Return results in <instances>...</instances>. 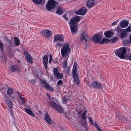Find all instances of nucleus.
Here are the masks:
<instances>
[{"label":"nucleus","mask_w":131,"mask_h":131,"mask_svg":"<svg viewBox=\"0 0 131 131\" xmlns=\"http://www.w3.org/2000/svg\"><path fill=\"white\" fill-rule=\"evenodd\" d=\"M114 52L116 55L121 59H127V54L126 53V50L123 47L121 48L116 50Z\"/></svg>","instance_id":"nucleus-1"},{"label":"nucleus","mask_w":131,"mask_h":131,"mask_svg":"<svg viewBox=\"0 0 131 131\" xmlns=\"http://www.w3.org/2000/svg\"><path fill=\"white\" fill-rule=\"evenodd\" d=\"M71 49L68 43H64L61 50V53L62 57L63 58L67 57L70 53Z\"/></svg>","instance_id":"nucleus-2"},{"label":"nucleus","mask_w":131,"mask_h":131,"mask_svg":"<svg viewBox=\"0 0 131 131\" xmlns=\"http://www.w3.org/2000/svg\"><path fill=\"white\" fill-rule=\"evenodd\" d=\"M48 104L51 107L55 109L59 112H62L63 110L61 108L60 105L56 104L53 101H50L48 102Z\"/></svg>","instance_id":"nucleus-3"},{"label":"nucleus","mask_w":131,"mask_h":131,"mask_svg":"<svg viewBox=\"0 0 131 131\" xmlns=\"http://www.w3.org/2000/svg\"><path fill=\"white\" fill-rule=\"evenodd\" d=\"M58 3L54 0H49L46 5V7L48 10L51 11L55 6Z\"/></svg>","instance_id":"nucleus-4"},{"label":"nucleus","mask_w":131,"mask_h":131,"mask_svg":"<svg viewBox=\"0 0 131 131\" xmlns=\"http://www.w3.org/2000/svg\"><path fill=\"white\" fill-rule=\"evenodd\" d=\"M41 84L43 87L47 90H49L50 91H53L54 90L53 88L51 87L48 83L46 82L45 80H42V81L41 79Z\"/></svg>","instance_id":"nucleus-5"},{"label":"nucleus","mask_w":131,"mask_h":131,"mask_svg":"<svg viewBox=\"0 0 131 131\" xmlns=\"http://www.w3.org/2000/svg\"><path fill=\"white\" fill-rule=\"evenodd\" d=\"M77 70L72 69V73L73 78L74 80V83L77 85H78L80 83L78 74L77 73Z\"/></svg>","instance_id":"nucleus-6"},{"label":"nucleus","mask_w":131,"mask_h":131,"mask_svg":"<svg viewBox=\"0 0 131 131\" xmlns=\"http://www.w3.org/2000/svg\"><path fill=\"white\" fill-rule=\"evenodd\" d=\"M87 10V9L85 7H83L76 11L75 14L78 15H84L86 14Z\"/></svg>","instance_id":"nucleus-7"},{"label":"nucleus","mask_w":131,"mask_h":131,"mask_svg":"<svg viewBox=\"0 0 131 131\" xmlns=\"http://www.w3.org/2000/svg\"><path fill=\"white\" fill-rule=\"evenodd\" d=\"M102 37L99 34H96L94 35L91 37V40L93 41L96 43L100 42Z\"/></svg>","instance_id":"nucleus-8"},{"label":"nucleus","mask_w":131,"mask_h":131,"mask_svg":"<svg viewBox=\"0 0 131 131\" xmlns=\"http://www.w3.org/2000/svg\"><path fill=\"white\" fill-rule=\"evenodd\" d=\"M80 20L79 16H76L70 19V23L71 25H74L78 23Z\"/></svg>","instance_id":"nucleus-9"},{"label":"nucleus","mask_w":131,"mask_h":131,"mask_svg":"<svg viewBox=\"0 0 131 131\" xmlns=\"http://www.w3.org/2000/svg\"><path fill=\"white\" fill-rule=\"evenodd\" d=\"M24 53L25 59L27 62L30 63H32L33 59L30 54L26 51H24Z\"/></svg>","instance_id":"nucleus-10"},{"label":"nucleus","mask_w":131,"mask_h":131,"mask_svg":"<svg viewBox=\"0 0 131 131\" xmlns=\"http://www.w3.org/2000/svg\"><path fill=\"white\" fill-rule=\"evenodd\" d=\"M88 39L87 34L84 32H82L80 37V40L81 41H85L86 46L87 45V41Z\"/></svg>","instance_id":"nucleus-11"},{"label":"nucleus","mask_w":131,"mask_h":131,"mask_svg":"<svg viewBox=\"0 0 131 131\" xmlns=\"http://www.w3.org/2000/svg\"><path fill=\"white\" fill-rule=\"evenodd\" d=\"M41 34L44 37L49 38L51 35L52 33L51 31L49 30H45L42 31Z\"/></svg>","instance_id":"nucleus-12"},{"label":"nucleus","mask_w":131,"mask_h":131,"mask_svg":"<svg viewBox=\"0 0 131 131\" xmlns=\"http://www.w3.org/2000/svg\"><path fill=\"white\" fill-rule=\"evenodd\" d=\"M91 86L95 89H100L102 88L101 84L96 81H93L91 84Z\"/></svg>","instance_id":"nucleus-13"},{"label":"nucleus","mask_w":131,"mask_h":131,"mask_svg":"<svg viewBox=\"0 0 131 131\" xmlns=\"http://www.w3.org/2000/svg\"><path fill=\"white\" fill-rule=\"evenodd\" d=\"M64 37L58 34L54 36V41L60 40L61 41H64Z\"/></svg>","instance_id":"nucleus-14"},{"label":"nucleus","mask_w":131,"mask_h":131,"mask_svg":"<svg viewBox=\"0 0 131 131\" xmlns=\"http://www.w3.org/2000/svg\"><path fill=\"white\" fill-rule=\"evenodd\" d=\"M44 119L49 124H50L52 123L51 120L47 113H46L45 115Z\"/></svg>","instance_id":"nucleus-15"},{"label":"nucleus","mask_w":131,"mask_h":131,"mask_svg":"<svg viewBox=\"0 0 131 131\" xmlns=\"http://www.w3.org/2000/svg\"><path fill=\"white\" fill-rule=\"evenodd\" d=\"M104 35L105 37L107 38H110L114 35V33L110 30L106 31Z\"/></svg>","instance_id":"nucleus-16"},{"label":"nucleus","mask_w":131,"mask_h":131,"mask_svg":"<svg viewBox=\"0 0 131 131\" xmlns=\"http://www.w3.org/2000/svg\"><path fill=\"white\" fill-rule=\"evenodd\" d=\"M117 114L116 113V115H117ZM116 116L119 119H120L121 121L123 123H126V122L128 121V119L126 118V117H125L124 116H119V114H118L117 115H116Z\"/></svg>","instance_id":"nucleus-17"},{"label":"nucleus","mask_w":131,"mask_h":131,"mask_svg":"<svg viewBox=\"0 0 131 131\" xmlns=\"http://www.w3.org/2000/svg\"><path fill=\"white\" fill-rule=\"evenodd\" d=\"M94 0H89L87 3V6L88 7H91L94 5Z\"/></svg>","instance_id":"nucleus-18"},{"label":"nucleus","mask_w":131,"mask_h":131,"mask_svg":"<svg viewBox=\"0 0 131 131\" xmlns=\"http://www.w3.org/2000/svg\"><path fill=\"white\" fill-rule=\"evenodd\" d=\"M120 26L122 28H124L127 27L128 24V21H121L120 23Z\"/></svg>","instance_id":"nucleus-19"},{"label":"nucleus","mask_w":131,"mask_h":131,"mask_svg":"<svg viewBox=\"0 0 131 131\" xmlns=\"http://www.w3.org/2000/svg\"><path fill=\"white\" fill-rule=\"evenodd\" d=\"M127 34L125 29H123L120 33V37L121 39H123L126 37Z\"/></svg>","instance_id":"nucleus-20"},{"label":"nucleus","mask_w":131,"mask_h":131,"mask_svg":"<svg viewBox=\"0 0 131 131\" xmlns=\"http://www.w3.org/2000/svg\"><path fill=\"white\" fill-rule=\"evenodd\" d=\"M12 100L10 98L6 99V102L8 106L10 108H12L13 106V104L11 102Z\"/></svg>","instance_id":"nucleus-21"},{"label":"nucleus","mask_w":131,"mask_h":131,"mask_svg":"<svg viewBox=\"0 0 131 131\" xmlns=\"http://www.w3.org/2000/svg\"><path fill=\"white\" fill-rule=\"evenodd\" d=\"M63 10L62 7L60 6H58L57 10L56 11V14L61 15L63 13Z\"/></svg>","instance_id":"nucleus-22"},{"label":"nucleus","mask_w":131,"mask_h":131,"mask_svg":"<svg viewBox=\"0 0 131 131\" xmlns=\"http://www.w3.org/2000/svg\"><path fill=\"white\" fill-rule=\"evenodd\" d=\"M24 109L26 112L29 115L32 117H34L35 116L34 114L30 110L27 108H25Z\"/></svg>","instance_id":"nucleus-23"},{"label":"nucleus","mask_w":131,"mask_h":131,"mask_svg":"<svg viewBox=\"0 0 131 131\" xmlns=\"http://www.w3.org/2000/svg\"><path fill=\"white\" fill-rule=\"evenodd\" d=\"M62 103L66 104H67L68 102L70 101V98L69 97L67 99L65 96H63L62 97Z\"/></svg>","instance_id":"nucleus-24"},{"label":"nucleus","mask_w":131,"mask_h":131,"mask_svg":"<svg viewBox=\"0 0 131 131\" xmlns=\"http://www.w3.org/2000/svg\"><path fill=\"white\" fill-rule=\"evenodd\" d=\"M14 40V43L16 46H18L20 44V40L16 37L13 38Z\"/></svg>","instance_id":"nucleus-25"},{"label":"nucleus","mask_w":131,"mask_h":131,"mask_svg":"<svg viewBox=\"0 0 131 131\" xmlns=\"http://www.w3.org/2000/svg\"><path fill=\"white\" fill-rule=\"evenodd\" d=\"M34 3H36L37 4H39L41 3L42 4H44L45 2V0H32Z\"/></svg>","instance_id":"nucleus-26"},{"label":"nucleus","mask_w":131,"mask_h":131,"mask_svg":"<svg viewBox=\"0 0 131 131\" xmlns=\"http://www.w3.org/2000/svg\"><path fill=\"white\" fill-rule=\"evenodd\" d=\"M5 38L6 39L7 41L9 43H11V40L12 39V36L10 35H9L7 36H5Z\"/></svg>","instance_id":"nucleus-27"},{"label":"nucleus","mask_w":131,"mask_h":131,"mask_svg":"<svg viewBox=\"0 0 131 131\" xmlns=\"http://www.w3.org/2000/svg\"><path fill=\"white\" fill-rule=\"evenodd\" d=\"M70 29L72 32L75 33L77 31V28H76V26L70 25Z\"/></svg>","instance_id":"nucleus-28"},{"label":"nucleus","mask_w":131,"mask_h":131,"mask_svg":"<svg viewBox=\"0 0 131 131\" xmlns=\"http://www.w3.org/2000/svg\"><path fill=\"white\" fill-rule=\"evenodd\" d=\"M110 41V40L109 39L104 38L102 39L101 41L100 42V43L101 44H103L109 42Z\"/></svg>","instance_id":"nucleus-29"},{"label":"nucleus","mask_w":131,"mask_h":131,"mask_svg":"<svg viewBox=\"0 0 131 131\" xmlns=\"http://www.w3.org/2000/svg\"><path fill=\"white\" fill-rule=\"evenodd\" d=\"M18 68L17 66L14 65L12 66L10 70L13 72H15L17 70Z\"/></svg>","instance_id":"nucleus-30"},{"label":"nucleus","mask_w":131,"mask_h":131,"mask_svg":"<svg viewBox=\"0 0 131 131\" xmlns=\"http://www.w3.org/2000/svg\"><path fill=\"white\" fill-rule=\"evenodd\" d=\"M123 29L119 27H117L115 28V31L118 33H121Z\"/></svg>","instance_id":"nucleus-31"},{"label":"nucleus","mask_w":131,"mask_h":131,"mask_svg":"<svg viewBox=\"0 0 131 131\" xmlns=\"http://www.w3.org/2000/svg\"><path fill=\"white\" fill-rule=\"evenodd\" d=\"M86 110L85 111L83 112L82 114L81 117L82 119L83 120H84L86 118Z\"/></svg>","instance_id":"nucleus-32"},{"label":"nucleus","mask_w":131,"mask_h":131,"mask_svg":"<svg viewBox=\"0 0 131 131\" xmlns=\"http://www.w3.org/2000/svg\"><path fill=\"white\" fill-rule=\"evenodd\" d=\"M7 89L8 90L7 92V94L8 95L11 94L13 92L12 89V88H9V87H8Z\"/></svg>","instance_id":"nucleus-33"},{"label":"nucleus","mask_w":131,"mask_h":131,"mask_svg":"<svg viewBox=\"0 0 131 131\" xmlns=\"http://www.w3.org/2000/svg\"><path fill=\"white\" fill-rule=\"evenodd\" d=\"M53 73L54 76H55L60 73L59 72V71L57 68H54L53 69Z\"/></svg>","instance_id":"nucleus-34"},{"label":"nucleus","mask_w":131,"mask_h":131,"mask_svg":"<svg viewBox=\"0 0 131 131\" xmlns=\"http://www.w3.org/2000/svg\"><path fill=\"white\" fill-rule=\"evenodd\" d=\"M68 57L65 61L63 62V67L64 68H66L67 67V60L68 59Z\"/></svg>","instance_id":"nucleus-35"},{"label":"nucleus","mask_w":131,"mask_h":131,"mask_svg":"<svg viewBox=\"0 0 131 131\" xmlns=\"http://www.w3.org/2000/svg\"><path fill=\"white\" fill-rule=\"evenodd\" d=\"M55 77H57L58 79H61L63 78V75L62 73H60L57 74Z\"/></svg>","instance_id":"nucleus-36"},{"label":"nucleus","mask_w":131,"mask_h":131,"mask_svg":"<svg viewBox=\"0 0 131 131\" xmlns=\"http://www.w3.org/2000/svg\"><path fill=\"white\" fill-rule=\"evenodd\" d=\"M14 53H13L11 51H9L8 54V56L11 58H12L14 56Z\"/></svg>","instance_id":"nucleus-37"},{"label":"nucleus","mask_w":131,"mask_h":131,"mask_svg":"<svg viewBox=\"0 0 131 131\" xmlns=\"http://www.w3.org/2000/svg\"><path fill=\"white\" fill-rule=\"evenodd\" d=\"M96 128V129L97 131H103L102 129L100 128V127L98 126L96 123L95 122H94Z\"/></svg>","instance_id":"nucleus-38"},{"label":"nucleus","mask_w":131,"mask_h":131,"mask_svg":"<svg viewBox=\"0 0 131 131\" xmlns=\"http://www.w3.org/2000/svg\"><path fill=\"white\" fill-rule=\"evenodd\" d=\"M55 46H58V47H62L63 46L62 45V43L60 42H57L56 44L55 45Z\"/></svg>","instance_id":"nucleus-39"},{"label":"nucleus","mask_w":131,"mask_h":131,"mask_svg":"<svg viewBox=\"0 0 131 131\" xmlns=\"http://www.w3.org/2000/svg\"><path fill=\"white\" fill-rule=\"evenodd\" d=\"M48 61H43V63L44 64L45 67V68L46 69H47L48 68Z\"/></svg>","instance_id":"nucleus-40"},{"label":"nucleus","mask_w":131,"mask_h":131,"mask_svg":"<svg viewBox=\"0 0 131 131\" xmlns=\"http://www.w3.org/2000/svg\"><path fill=\"white\" fill-rule=\"evenodd\" d=\"M118 39L117 37H115L112 40V42H114L117 41Z\"/></svg>","instance_id":"nucleus-41"},{"label":"nucleus","mask_w":131,"mask_h":131,"mask_svg":"<svg viewBox=\"0 0 131 131\" xmlns=\"http://www.w3.org/2000/svg\"><path fill=\"white\" fill-rule=\"evenodd\" d=\"M123 43L125 46H127L129 43V41L127 40H124L123 41Z\"/></svg>","instance_id":"nucleus-42"},{"label":"nucleus","mask_w":131,"mask_h":131,"mask_svg":"<svg viewBox=\"0 0 131 131\" xmlns=\"http://www.w3.org/2000/svg\"><path fill=\"white\" fill-rule=\"evenodd\" d=\"M48 61V57L47 55H45V56L42 59L43 61Z\"/></svg>","instance_id":"nucleus-43"},{"label":"nucleus","mask_w":131,"mask_h":131,"mask_svg":"<svg viewBox=\"0 0 131 131\" xmlns=\"http://www.w3.org/2000/svg\"><path fill=\"white\" fill-rule=\"evenodd\" d=\"M52 60L53 59L52 58V55L51 54H50L49 55V63H50L52 61Z\"/></svg>","instance_id":"nucleus-44"},{"label":"nucleus","mask_w":131,"mask_h":131,"mask_svg":"<svg viewBox=\"0 0 131 131\" xmlns=\"http://www.w3.org/2000/svg\"><path fill=\"white\" fill-rule=\"evenodd\" d=\"M77 64L75 62L73 65V69L77 70Z\"/></svg>","instance_id":"nucleus-45"},{"label":"nucleus","mask_w":131,"mask_h":131,"mask_svg":"<svg viewBox=\"0 0 131 131\" xmlns=\"http://www.w3.org/2000/svg\"><path fill=\"white\" fill-rule=\"evenodd\" d=\"M81 125L82 126H83L85 128L86 130L87 131H88V129L86 128V122H85L84 124L82 123L81 124Z\"/></svg>","instance_id":"nucleus-46"},{"label":"nucleus","mask_w":131,"mask_h":131,"mask_svg":"<svg viewBox=\"0 0 131 131\" xmlns=\"http://www.w3.org/2000/svg\"><path fill=\"white\" fill-rule=\"evenodd\" d=\"M125 30L126 31H127V32H130L131 31L130 28L129 26H128Z\"/></svg>","instance_id":"nucleus-47"},{"label":"nucleus","mask_w":131,"mask_h":131,"mask_svg":"<svg viewBox=\"0 0 131 131\" xmlns=\"http://www.w3.org/2000/svg\"><path fill=\"white\" fill-rule=\"evenodd\" d=\"M88 119L89 120L91 124L93 125H94V123H93V120H92V118L91 117H90L88 118ZM94 125H95V124H94Z\"/></svg>","instance_id":"nucleus-48"},{"label":"nucleus","mask_w":131,"mask_h":131,"mask_svg":"<svg viewBox=\"0 0 131 131\" xmlns=\"http://www.w3.org/2000/svg\"><path fill=\"white\" fill-rule=\"evenodd\" d=\"M63 83V81L61 80H59L57 83V84L58 85H61Z\"/></svg>","instance_id":"nucleus-49"},{"label":"nucleus","mask_w":131,"mask_h":131,"mask_svg":"<svg viewBox=\"0 0 131 131\" xmlns=\"http://www.w3.org/2000/svg\"><path fill=\"white\" fill-rule=\"evenodd\" d=\"M20 99L23 102V103H25V101L24 100V99L23 97H20Z\"/></svg>","instance_id":"nucleus-50"},{"label":"nucleus","mask_w":131,"mask_h":131,"mask_svg":"<svg viewBox=\"0 0 131 131\" xmlns=\"http://www.w3.org/2000/svg\"><path fill=\"white\" fill-rule=\"evenodd\" d=\"M127 59H129L131 61V55H129L128 57L127 56Z\"/></svg>","instance_id":"nucleus-51"},{"label":"nucleus","mask_w":131,"mask_h":131,"mask_svg":"<svg viewBox=\"0 0 131 131\" xmlns=\"http://www.w3.org/2000/svg\"><path fill=\"white\" fill-rule=\"evenodd\" d=\"M63 17H64L66 20H67L68 19V18H67L66 17V14H65L63 15Z\"/></svg>","instance_id":"nucleus-52"},{"label":"nucleus","mask_w":131,"mask_h":131,"mask_svg":"<svg viewBox=\"0 0 131 131\" xmlns=\"http://www.w3.org/2000/svg\"><path fill=\"white\" fill-rule=\"evenodd\" d=\"M61 129L63 131H65L67 129V128L66 127H63L61 128Z\"/></svg>","instance_id":"nucleus-53"},{"label":"nucleus","mask_w":131,"mask_h":131,"mask_svg":"<svg viewBox=\"0 0 131 131\" xmlns=\"http://www.w3.org/2000/svg\"><path fill=\"white\" fill-rule=\"evenodd\" d=\"M17 95L18 97H19V99L20 98V97H22V96L21 95V94L20 93H18Z\"/></svg>","instance_id":"nucleus-54"},{"label":"nucleus","mask_w":131,"mask_h":131,"mask_svg":"<svg viewBox=\"0 0 131 131\" xmlns=\"http://www.w3.org/2000/svg\"><path fill=\"white\" fill-rule=\"evenodd\" d=\"M117 23V22L116 21H115L113 22L112 24V26L116 25Z\"/></svg>","instance_id":"nucleus-55"},{"label":"nucleus","mask_w":131,"mask_h":131,"mask_svg":"<svg viewBox=\"0 0 131 131\" xmlns=\"http://www.w3.org/2000/svg\"><path fill=\"white\" fill-rule=\"evenodd\" d=\"M66 72L67 73H69V68H67L65 70Z\"/></svg>","instance_id":"nucleus-56"},{"label":"nucleus","mask_w":131,"mask_h":131,"mask_svg":"<svg viewBox=\"0 0 131 131\" xmlns=\"http://www.w3.org/2000/svg\"><path fill=\"white\" fill-rule=\"evenodd\" d=\"M4 97H5V101H6V99H8V96L6 95L5 93L4 94Z\"/></svg>","instance_id":"nucleus-57"},{"label":"nucleus","mask_w":131,"mask_h":131,"mask_svg":"<svg viewBox=\"0 0 131 131\" xmlns=\"http://www.w3.org/2000/svg\"><path fill=\"white\" fill-rule=\"evenodd\" d=\"M82 111L81 110L79 111L78 112V114L79 115H81L82 113Z\"/></svg>","instance_id":"nucleus-58"},{"label":"nucleus","mask_w":131,"mask_h":131,"mask_svg":"<svg viewBox=\"0 0 131 131\" xmlns=\"http://www.w3.org/2000/svg\"><path fill=\"white\" fill-rule=\"evenodd\" d=\"M58 61L57 59L54 60H53V62L54 63H57Z\"/></svg>","instance_id":"nucleus-59"},{"label":"nucleus","mask_w":131,"mask_h":131,"mask_svg":"<svg viewBox=\"0 0 131 131\" xmlns=\"http://www.w3.org/2000/svg\"><path fill=\"white\" fill-rule=\"evenodd\" d=\"M10 113L11 114V115H12V114H13V112L12 111V109H10Z\"/></svg>","instance_id":"nucleus-60"},{"label":"nucleus","mask_w":131,"mask_h":131,"mask_svg":"<svg viewBox=\"0 0 131 131\" xmlns=\"http://www.w3.org/2000/svg\"><path fill=\"white\" fill-rule=\"evenodd\" d=\"M32 83L34 84L35 83H36L35 81L34 80H32Z\"/></svg>","instance_id":"nucleus-61"},{"label":"nucleus","mask_w":131,"mask_h":131,"mask_svg":"<svg viewBox=\"0 0 131 131\" xmlns=\"http://www.w3.org/2000/svg\"><path fill=\"white\" fill-rule=\"evenodd\" d=\"M129 39H130V42L131 43V34L130 35V36L129 37Z\"/></svg>","instance_id":"nucleus-62"},{"label":"nucleus","mask_w":131,"mask_h":131,"mask_svg":"<svg viewBox=\"0 0 131 131\" xmlns=\"http://www.w3.org/2000/svg\"><path fill=\"white\" fill-rule=\"evenodd\" d=\"M48 97L49 99H51V97L50 96V95H48Z\"/></svg>","instance_id":"nucleus-63"},{"label":"nucleus","mask_w":131,"mask_h":131,"mask_svg":"<svg viewBox=\"0 0 131 131\" xmlns=\"http://www.w3.org/2000/svg\"><path fill=\"white\" fill-rule=\"evenodd\" d=\"M2 89L3 90H4V87H2Z\"/></svg>","instance_id":"nucleus-64"}]
</instances>
